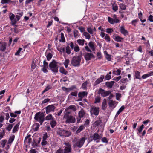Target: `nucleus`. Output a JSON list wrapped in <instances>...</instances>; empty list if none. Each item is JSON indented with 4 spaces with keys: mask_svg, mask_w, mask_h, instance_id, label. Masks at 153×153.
I'll list each match as a JSON object with an SVG mask.
<instances>
[{
    "mask_svg": "<svg viewBox=\"0 0 153 153\" xmlns=\"http://www.w3.org/2000/svg\"><path fill=\"white\" fill-rule=\"evenodd\" d=\"M57 63L56 60H53L50 63L49 65L50 70L54 74H56L58 72L59 66L57 65Z\"/></svg>",
    "mask_w": 153,
    "mask_h": 153,
    "instance_id": "f257e3e1",
    "label": "nucleus"
},
{
    "mask_svg": "<svg viewBox=\"0 0 153 153\" xmlns=\"http://www.w3.org/2000/svg\"><path fill=\"white\" fill-rule=\"evenodd\" d=\"M82 58L81 55L73 56L71 61V63L74 67H79L80 65L81 59Z\"/></svg>",
    "mask_w": 153,
    "mask_h": 153,
    "instance_id": "f03ea898",
    "label": "nucleus"
},
{
    "mask_svg": "<svg viewBox=\"0 0 153 153\" xmlns=\"http://www.w3.org/2000/svg\"><path fill=\"white\" fill-rule=\"evenodd\" d=\"M34 119L39 123L42 125L45 120V116L42 112H39L36 113L34 117Z\"/></svg>",
    "mask_w": 153,
    "mask_h": 153,
    "instance_id": "7ed1b4c3",
    "label": "nucleus"
},
{
    "mask_svg": "<svg viewBox=\"0 0 153 153\" xmlns=\"http://www.w3.org/2000/svg\"><path fill=\"white\" fill-rule=\"evenodd\" d=\"M32 137L33 138V140L32 143V146L34 148L36 147L39 143L41 138L36 135H33Z\"/></svg>",
    "mask_w": 153,
    "mask_h": 153,
    "instance_id": "20e7f679",
    "label": "nucleus"
},
{
    "mask_svg": "<svg viewBox=\"0 0 153 153\" xmlns=\"http://www.w3.org/2000/svg\"><path fill=\"white\" fill-rule=\"evenodd\" d=\"M111 93V91H106L101 88H100L98 91V94L103 97H105L108 96Z\"/></svg>",
    "mask_w": 153,
    "mask_h": 153,
    "instance_id": "39448f33",
    "label": "nucleus"
},
{
    "mask_svg": "<svg viewBox=\"0 0 153 153\" xmlns=\"http://www.w3.org/2000/svg\"><path fill=\"white\" fill-rule=\"evenodd\" d=\"M64 117L66 118V122L68 123H74L75 122L76 119L75 117L73 116L65 114Z\"/></svg>",
    "mask_w": 153,
    "mask_h": 153,
    "instance_id": "423d86ee",
    "label": "nucleus"
},
{
    "mask_svg": "<svg viewBox=\"0 0 153 153\" xmlns=\"http://www.w3.org/2000/svg\"><path fill=\"white\" fill-rule=\"evenodd\" d=\"M90 112L92 115L97 116L99 114V108L98 107H93L91 108Z\"/></svg>",
    "mask_w": 153,
    "mask_h": 153,
    "instance_id": "0eeeda50",
    "label": "nucleus"
},
{
    "mask_svg": "<svg viewBox=\"0 0 153 153\" xmlns=\"http://www.w3.org/2000/svg\"><path fill=\"white\" fill-rule=\"evenodd\" d=\"M7 43L4 41H0V51L2 52H5L7 49Z\"/></svg>",
    "mask_w": 153,
    "mask_h": 153,
    "instance_id": "6e6552de",
    "label": "nucleus"
},
{
    "mask_svg": "<svg viewBox=\"0 0 153 153\" xmlns=\"http://www.w3.org/2000/svg\"><path fill=\"white\" fill-rule=\"evenodd\" d=\"M100 137L99 134H91L90 137L88 138V140L90 141H91L93 140H97L96 142L97 143L99 142V139Z\"/></svg>",
    "mask_w": 153,
    "mask_h": 153,
    "instance_id": "1a4fd4ad",
    "label": "nucleus"
},
{
    "mask_svg": "<svg viewBox=\"0 0 153 153\" xmlns=\"http://www.w3.org/2000/svg\"><path fill=\"white\" fill-rule=\"evenodd\" d=\"M55 108V107L53 105H49L45 108L46 113L48 114L51 112H53L54 111Z\"/></svg>",
    "mask_w": 153,
    "mask_h": 153,
    "instance_id": "9d476101",
    "label": "nucleus"
},
{
    "mask_svg": "<svg viewBox=\"0 0 153 153\" xmlns=\"http://www.w3.org/2000/svg\"><path fill=\"white\" fill-rule=\"evenodd\" d=\"M108 22L111 24L114 23H117L120 22V20L117 18L113 19L110 17H108Z\"/></svg>",
    "mask_w": 153,
    "mask_h": 153,
    "instance_id": "9b49d317",
    "label": "nucleus"
},
{
    "mask_svg": "<svg viewBox=\"0 0 153 153\" xmlns=\"http://www.w3.org/2000/svg\"><path fill=\"white\" fill-rule=\"evenodd\" d=\"M84 56L86 61H89L91 59V58H94V56L92 53H84Z\"/></svg>",
    "mask_w": 153,
    "mask_h": 153,
    "instance_id": "f8f14e48",
    "label": "nucleus"
},
{
    "mask_svg": "<svg viewBox=\"0 0 153 153\" xmlns=\"http://www.w3.org/2000/svg\"><path fill=\"white\" fill-rule=\"evenodd\" d=\"M119 30L121 33L124 36H126L128 34V31L125 29L124 26H121Z\"/></svg>",
    "mask_w": 153,
    "mask_h": 153,
    "instance_id": "ddd939ff",
    "label": "nucleus"
},
{
    "mask_svg": "<svg viewBox=\"0 0 153 153\" xmlns=\"http://www.w3.org/2000/svg\"><path fill=\"white\" fill-rule=\"evenodd\" d=\"M85 140L84 137L81 138L77 141L76 146L79 148L81 147L84 143Z\"/></svg>",
    "mask_w": 153,
    "mask_h": 153,
    "instance_id": "4468645a",
    "label": "nucleus"
},
{
    "mask_svg": "<svg viewBox=\"0 0 153 153\" xmlns=\"http://www.w3.org/2000/svg\"><path fill=\"white\" fill-rule=\"evenodd\" d=\"M15 16L14 14H12L10 16V18L11 21V24L13 25H15L17 22V20L16 19H14Z\"/></svg>",
    "mask_w": 153,
    "mask_h": 153,
    "instance_id": "2eb2a0df",
    "label": "nucleus"
},
{
    "mask_svg": "<svg viewBox=\"0 0 153 153\" xmlns=\"http://www.w3.org/2000/svg\"><path fill=\"white\" fill-rule=\"evenodd\" d=\"M105 76L103 75H101L100 78L97 79L94 83V85H96L100 82H102L104 79Z\"/></svg>",
    "mask_w": 153,
    "mask_h": 153,
    "instance_id": "dca6fc26",
    "label": "nucleus"
},
{
    "mask_svg": "<svg viewBox=\"0 0 153 153\" xmlns=\"http://www.w3.org/2000/svg\"><path fill=\"white\" fill-rule=\"evenodd\" d=\"M31 137V135L29 134V135H27L25 137L24 140V143L25 144H26L27 142L29 144H30L32 140V138Z\"/></svg>",
    "mask_w": 153,
    "mask_h": 153,
    "instance_id": "f3484780",
    "label": "nucleus"
},
{
    "mask_svg": "<svg viewBox=\"0 0 153 153\" xmlns=\"http://www.w3.org/2000/svg\"><path fill=\"white\" fill-rule=\"evenodd\" d=\"M87 94L88 93L86 91H83L82 92H79L78 94V97L83 98L85 96H86Z\"/></svg>",
    "mask_w": 153,
    "mask_h": 153,
    "instance_id": "a211bd4d",
    "label": "nucleus"
},
{
    "mask_svg": "<svg viewBox=\"0 0 153 153\" xmlns=\"http://www.w3.org/2000/svg\"><path fill=\"white\" fill-rule=\"evenodd\" d=\"M85 114V111L82 109H81L78 113V116L79 117H83Z\"/></svg>",
    "mask_w": 153,
    "mask_h": 153,
    "instance_id": "6ab92c4d",
    "label": "nucleus"
},
{
    "mask_svg": "<svg viewBox=\"0 0 153 153\" xmlns=\"http://www.w3.org/2000/svg\"><path fill=\"white\" fill-rule=\"evenodd\" d=\"M115 83L114 81L107 82H105V85L108 88H111Z\"/></svg>",
    "mask_w": 153,
    "mask_h": 153,
    "instance_id": "aec40b11",
    "label": "nucleus"
},
{
    "mask_svg": "<svg viewBox=\"0 0 153 153\" xmlns=\"http://www.w3.org/2000/svg\"><path fill=\"white\" fill-rule=\"evenodd\" d=\"M114 39L117 42H121L123 41L124 40V38L120 36H115L114 38Z\"/></svg>",
    "mask_w": 153,
    "mask_h": 153,
    "instance_id": "412c9836",
    "label": "nucleus"
},
{
    "mask_svg": "<svg viewBox=\"0 0 153 153\" xmlns=\"http://www.w3.org/2000/svg\"><path fill=\"white\" fill-rule=\"evenodd\" d=\"M19 125L20 122H19L15 126L12 130L13 133H16L18 131Z\"/></svg>",
    "mask_w": 153,
    "mask_h": 153,
    "instance_id": "4be33fe9",
    "label": "nucleus"
},
{
    "mask_svg": "<svg viewBox=\"0 0 153 153\" xmlns=\"http://www.w3.org/2000/svg\"><path fill=\"white\" fill-rule=\"evenodd\" d=\"M134 77L136 79H138L140 80L141 79L140 72L138 71H135Z\"/></svg>",
    "mask_w": 153,
    "mask_h": 153,
    "instance_id": "5701e85b",
    "label": "nucleus"
},
{
    "mask_svg": "<svg viewBox=\"0 0 153 153\" xmlns=\"http://www.w3.org/2000/svg\"><path fill=\"white\" fill-rule=\"evenodd\" d=\"M102 109L105 110L107 108V100L105 99L103 100L102 104Z\"/></svg>",
    "mask_w": 153,
    "mask_h": 153,
    "instance_id": "b1692460",
    "label": "nucleus"
},
{
    "mask_svg": "<svg viewBox=\"0 0 153 153\" xmlns=\"http://www.w3.org/2000/svg\"><path fill=\"white\" fill-rule=\"evenodd\" d=\"M60 72L64 75H66L68 74V71L65 69L63 67H61L59 69Z\"/></svg>",
    "mask_w": 153,
    "mask_h": 153,
    "instance_id": "393cba45",
    "label": "nucleus"
},
{
    "mask_svg": "<svg viewBox=\"0 0 153 153\" xmlns=\"http://www.w3.org/2000/svg\"><path fill=\"white\" fill-rule=\"evenodd\" d=\"M125 109V107L124 106H122L118 110L116 114L115 115V118L117 117L119 114Z\"/></svg>",
    "mask_w": 153,
    "mask_h": 153,
    "instance_id": "a878e982",
    "label": "nucleus"
},
{
    "mask_svg": "<svg viewBox=\"0 0 153 153\" xmlns=\"http://www.w3.org/2000/svg\"><path fill=\"white\" fill-rule=\"evenodd\" d=\"M39 125L38 123L34 124L33 126V129L34 131H36L38 130L39 127Z\"/></svg>",
    "mask_w": 153,
    "mask_h": 153,
    "instance_id": "bb28decb",
    "label": "nucleus"
},
{
    "mask_svg": "<svg viewBox=\"0 0 153 153\" xmlns=\"http://www.w3.org/2000/svg\"><path fill=\"white\" fill-rule=\"evenodd\" d=\"M112 7L114 12H116L118 10V7L117 5L115 3L112 4Z\"/></svg>",
    "mask_w": 153,
    "mask_h": 153,
    "instance_id": "cd10ccee",
    "label": "nucleus"
},
{
    "mask_svg": "<svg viewBox=\"0 0 153 153\" xmlns=\"http://www.w3.org/2000/svg\"><path fill=\"white\" fill-rule=\"evenodd\" d=\"M102 121L101 120L99 119L97 120L94 123V126L95 127L100 125L102 123Z\"/></svg>",
    "mask_w": 153,
    "mask_h": 153,
    "instance_id": "c85d7f7f",
    "label": "nucleus"
},
{
    "mask_svg": "<svg viewBox=\"0 0 153 153\" xmlns=\"http://www.w3.org/2000/svg\"><path fill=\"white\" fill-rule=\"evenodd\" d=\"M54 119V117L51 114H49L47 115L45 117V120H52Z\"/></svg>",
    "mask_w": 153,
    "mask_h": 153,
    "instance_id": "c756f323",
    "label": "nucleus"
},
{
    "mask_svg": "<svg viewBox=\"0 0 153 153\" xmlns=\"http://www.w3.org/2000/svg\"><path fill=\"white\" fill-rule=\"evenodd\" d=\"M50 124L51 127L52 128H53L56 124V121L53 119L50 121Z\"/></svg>",
    "mask_w": 153,
    "mask_h": 153,
    "instance_id": "7c9ffc66",
    "label": "nucleus"
},
{
    "mask_svg": "<svg viewBox=\"0 0 153 153\" xmlns=\"http://www.w3.org/2000/svg\"><path fill=\"white\" fill-rule=\"evenodd\" d=\"M77 41L79 45L83 46L85 41L84 39H79L77 40Z\"/></svg>",
    "mask_w": 153,
    "mask_h": 153,
    "instance_id": "2f4dec72",
    "label": "nucleus"
},
{
    "mask_svg": "<svg viewBox=\"0 0 153 153\" xmlns=\"http://www.w3.org/2000/svg\"><path fill=\"white\" fill-rule=\"evenodd\" d=\"M52 88V86L51 85H49L47 86L44 89L42 92V94H44L45 92L48 91Z\"/></svg>",
    "mask_w": 153,
    "mask_h": 153,
    "instance_id": "473e14b6",
    "label": "nucleus"
},
{
    "mask_svg": "<svg viewBox=\"0 0 153 153\" xmlns=\"http://www.w3.org/2000/svg\"><path fill=\"white\" fill-rule=\"evenodd\" d=\"M85 128V127L84 125H82L79 126L76 131V133L78 134L80 133L81 131Z\"/></svg>",
    "mask_w": 153,
    "mask_h": 153,
    "instance_id": "72a5a7b5",
    "label": "nucleus"
},
{
    "mask_svg": "<svg viewBox=\"0 0 153 153\" xmlns=\"http://www.w3.org/2000/svg\"><path fill=\"white\" fill-rule=\"evenodd\" d=\"M68 109L72 110L74 111H75L76 110V108L75 105H71L68 108L66 109L65 110V111H66Z\"/></svg>",
    "mask_w": 153,
    "mask_h": 153,
    "instance_id": "f704fd0d",
    "label": "nucleus"
},
{
    "mask_svg": "<svg viewBox=\"0 0 153 153\" xmlns=\"http://www.w3.org/2000/svg\"><path fill=\"white\" fill-rule=\"evenodd\" d=\"M17 14L19 15H16V18L17 19V21L19 20L20 19L21 17L23 16V12H20L17 13Z\"/></svg>",
    "mask_w": 153,
    "mask_h": 153,
    "instance_id": "c9c22d12",
    "label": "nucleus"
},
{
    "mask_svg": "<svg viewBox=\"0 0 153 153\" xmlns=\"http://www.w3.org/2000/svg\"><path fill=\"white\" fill-rule=\"evenodd\" d=\"M71 147H65L64 149V153H69L71 152Z\"/></svg>",
    "mask_w": 153,
    "mask_h": 153,
    "instance_id": "e433bc0d",
    "label": "nucleus"
},
{
    "mask_svg": "<svg viewBox=\"0 0 153 153\" xmlns=\"http://www.w3.org/2000/svg\"><path fill=\"white\" fill-rule=\"evenodd\" d=\"M88 45L93 50H95L94 44L93 42H90L88 43Z\"/></svg>",
    "mask_w": 153,
    "mask_h": 153,
    "instance_id": "4c0bfd02",
    "label": "nucleus"
},
{
    "mask_svg": "<svg viewBox=\"0 0 153 153\" xmlns=\"http://www.w3.org/2000/svg\"><path fill=\"white\" fill-rule=\"evenodd\" d=\"M119 7L122 10H125L126 8V5L123 3H121L119 4Z\"/></svg>",
    "mask_w": 153,
    "mask_h": 153,
    "instance_id": "58836bf2",
    "label": "nucleus"
},
{
    "mask_svg": "<svg viewBox=\"0 0 153 153\" xmlns=\"http://www.w3.org/2000/svg\"><path fill=\"white\" fill-rule=\"evenodd\" d=\"M61 39L59 40L60 42H65V40L64 36V34L62 33H61Z\"/></svg>",
    "mask_w": 153,
    "mask_h": 153,
    "instance_id": "ea45409f",
    "label": "nucleus"
},
{
    "mask_svg": "<svg viewBox=\"0 0 153 153\" xmlns=\"http://www.w3.org/2000/svg\"><path fill=\"white\" fill-rule=\"evenodd\" d=\"M83 35L85 36L86 39H89L91 38V36L90 34L86 32H84Z\"/></svg>",
    "mask_w": 153,
    "mask_h": 153,
    "instance_id": "a19ab883",
    "label": "nucleus"
},
{
    "mask_svg": "<svg viewBox=\"0 0 153 153\" xmlns=\"http://www.w3.org/2000/svg\"><path fill=\"white\" fill-rule=\"evenodd\" d=\"M65 50V53H66L68 54L69 55L71 53V50L68 45L66 47Z\"/></svg>",
    "mask_w": 153,
    "mask_h": 153,
    "instance_id": "79ce46f5",
    "label": "nucleus"
},
{
    "mask_svg": "<svg viewBox=\"0 0 153 153\" xmlns=\"http://www.w3.org/2000/svg\"><path fill=\"white\" fill-rule=\"evenodd\" d=\"M88 83L87 81H85L83 83L82 85V88L84 90H86L87 89V86Z\"/></svg>",
    "mask_w": 153,
    "mask_h": 153,
    "instance_id": "37998d69",
    "label": "nucleus"
},
{
    "mask_svg": "<svg viewBox=\"0 0 153 153\" xmlns=\"http://www.w3.org/2000/svg\"><path fill=\"white\" fill-rule=\"evenodd\" d=\"M74 89H77V88L76 86L75 85H73L70 87L68 88V92L70 91L73 90Z\"/></svg>",
    "mask_w": 153,
    "mask_h": 153,
    "instance_id": "c03bdc74",
    "label": "nucleus"
},
{
    "mask_svg": "<svg viewBox=\"0 0 153 153\" xmlns=\"http://www.w3.org/2000/svg\"><path fill=\"white\" fill-rule=\"evenodd\" d=\"M14 137L15 136L14 135L12 136L11 137H10L8 140V144H10L14 140Z\"/></svg>",
    "mask_w": 153,
    "mask_h": 153,
    "instance_id": "a18cd8bd",
    "label": "nucleus"
},
{
    "mask_svg": "<svg viewBox=\"0 0 153 153\" xmlns=\"http://www.w3.org/2000/svg\"><path fill=\"white\" fill-rule=\"evenodd\" d=\"M70 62L69 59H66L64 63V65L66 68H67L68 66V64Z\"/></svg>",
    "mask_w": 153,
    "mask_h": 153,
    "instance_id": "49530a36",
    "label": "nucleus"
},
{
    "mask_svg": "<svg viewBox=\"0 0 153 153\" xmlns=\"http://www.w3.org/2000/svg\"><path fill=\"white\" fill-rule=\"evenodd\" d=\"M57 49L60 52H63L64 53H65V47H61L60 48H57Z\"/></svg>",
    "mask_w": 153,
    "mask_h": 153,
    "instance_id": "de8ad7c7",
    "label": "nucleus"
},
{
    "mask_svg": "<svg viewBox=\"0 0 153 153\" xmlns=\"http://www.w3.org/2000/svg\"><path fill=\"white\" fill-rule=\"evenodd\" d=\"M105 57L106 59L108 61H111V55L108 54L106 51L105 52Z\"/></svg>",
    "mask_w": 153,
    "mask_h": 153,
    "instance_id": "09e8293b",
    "label": "nucleus"
},
{
    "mask_svg": "<svg viewBox=\"0 0 153 153\" xmlns=\"http://www.w3.org/2000/svg\"><path fill=\"white\" fill-rule=\"evenodd\" d=\"M101 100V97L100 96H97L95 98L94 102L95 103H97L100 102Z\"/></svg>",
    "mask_w": 153,
    "mask_h": 153,
    "instance_id": "8fccbe9b",
    "label": "nucleus"
},
{
    "mask_svg": "<svg viewBox=\"0 0 153 153\" xmlns=\"http://www.w3.org/2000/svg\"><path fill=\"white\" fill-rule=\"evenodd\" d=\"M144 128V126L142 124L140 126L137 128V130L139 133H140Z\"/></svg>",
    "mask_w": 153,
    "mask_h": 153,
    "instance_id": "3c124183",
    "label": "nucleus"
},
{
    "mask_svg": "<svg viewBox=\"0 0 153 153\" xmlns=\"http://www.w3.org/2000/svg\"><path fill=\"white\" fill-rule=\"evenodd\" d=\"M10 1H11V0H1V2L2 4H10Z\"/></svg>",
    "mask_w": 153,
    "mask_h": 153,
    "instance_id": "603ef678",
    "label": "nucleus"
},
{
    "mask_svg": "<svg viewBox=\"0 0 153 153\" xmlns=\"http://www.w3.org/2000/svg\"><path fill=\"white\" fill-rule=\"evenodd\" d=\"M104 39L107 42H109L111 40L110 36L108 34H106Z\"/></svg>",
    "mask_w": 153,
    "mask_h": 153,
    "instance_id": "864d4df0",
    "label": "nucleus"
},
{
    "mask_svg": "<svg viewBox=\"0 0 153 153\" xmlns=\"http://www.w3.org/2000/svg\"><path fill=\"white\" fill-rule=\"evenodd\" d=\"M53 56L50 53H48L46 56L47 59L48 61H49Z\"/></svg>",
    "mask_w": 153,
    "mask_h": 153,
    "instance_id": "5fc2aeb1",
    "label": "nucleus"
},
{
    "mask_svg": "<svg viewBox=\"0 0 153 153\" xmlns=\"http://www.w3.org/2000/svg\"><path fill=\"white\" fill-rule=\"evenodd\" d=\"M121 76H115L113 79V80L116 81V82H118L121 79Z\"/></svg>",
    "mask_w": 153,
    "mask_h": 153,
    "instance_id": "6e6d98bb",
    "label": "nucleus"
},
{
    "mask_svg": "<svg viewBox=\"0 0 153 153\" xmlns=\"http://www.w3.org/2000/svg\"><path fill=\"white\" fill-rule=\"evenodd\" d=\"M74 49V51L76 52H77L80 50L79 47L77 45H75Z\"/></svg>",
    "mask_w": 153,
    "mask_h": 153,
    "instance_id": "4d7b16f0",
    "label": "nucleus"
},
{
    "mask_svg": "<svg viewBox=\"0 0 153 153\" xmlns=\"http://www.w3.org/2000/svg\"><path fill=\"white\" fill-rule=\"evenodd\" d=\"M6 142L7 140H4L1 141V144L2 147V148H4V147Z\"/></svg>",
    "mask_w": 153,
    "mask_h": 153,
    "instance_id": "13d9d810",
    "label": "nucleus"
},
{
    "mask_svg": "<svg viewBox=\"0 0 153 153\" xmlns=\"http://www.w3.org/2000/svg\"><path fill=\"white\" fill-rule=\"evenodd\" d=\"M115 101H114L112 100H111L109 103V105L110 107H113L115 104Z\"/></svg>",
    "mask_w": 153,
    "mask_h": 153,
    "instance_id": "bf43d9fd",
    "label": "nucleus"
},
{
    "mask_svg": "<svg viewBox=\"0 0 153 153\" xmlns=\"http://www.w3.org/2000/svg\"><path fill=\"white\" fill-rule=\"evenodd\" d=\"M87 31L91 34H92L94 33L93 30L91 27L88 28Z\"/></svg>",
    "mask_w": 153,
    "mask_h": 153,
    "instance_id": "052dcab7",
    "label": "nucleus"
},
{
    "mask_svg": "<svg viewBox=\"0 0 153 153\" xmlns=\"http://www.w3.org/2000/svg\"><path fill=\"white\" fill-rule=\"evenodd\" d=\"M114 31L112 28H108L106 29V32L108 33H111Z\"/></svg>",
    "mask_w": 153,
    "mask_h": 153,
    "instance_id": "680f3d73",
    "label": "nucleus"
},
{
    "mask_svg": "<svg viewBox=\"0 0 153 153\" xmlns=\"http://www.w3.org/2000/svg\"><path fill=\"white\" fill-rule=\"evenodd\" d=\"M43 63V67H44V68H48V63L46 62V60H44V61Z\"/></svg>",
    "mask_w": 153,
    "mask_h": 153,
    "instance_id": "e2e57ef3",
    "label": "nucleus"
},
{
    "mask_svg": "<svg viewBox=\"0 0 153 153\" xmlns=\"http://www.w3.org/2000/svg\"><path fill=\"white\" fill-rule=\"evenodd\" d=\"M105 77V79L107 80H109L111 78V76L109 74H107Z\"/></svg>",
    "mask_w": 153,
    "mask_h": 153,
    "instance_id": "0e129e2a",
    "label": "nucleus"
},
{
    "mask_svg": "<svg viewBox=\"0 0 153 153\" xmlns=\"http://www.w3.org/2000/svg\"><path fill=\"white\" fill-rule=\"evenodd\" d=\"M78 33H79V32L78 30H74V31L73 33H74V37L75 38H76L77 37V36H78Z\"/></svg>",
    "mask_w": 153,
    "mask_h": 153,
    "instance_id": "69168bd1",
    "label": "nucleus"
},
{
    "mask_svg": "<svg viewBox=\"0 0 153 153\" xmlns=\"http://www.w3.org/2000/svg\"><path fill=\"white\" fill-rule=\"evenodd\" d=\"M77 91H75L74 92H72L71 93L70 95L72 96L76 97L77 95Z\"/></svg>",
    "mask_w": 153,
    "mask_h": 153,
    "instance_id": "338daca9",
    "label": "nucleus"
},
{
    "mask_svg": "<svg viewBox=\"0 0 153 153\" xmlns=\"http://www.w3.org/2000/svg\"><path fill=\"white\" fill-rule=\"evenodd\" d=\"M13 124H9V125H8L7 128V129L9 131H10L13 127Z\"/></svg>",
    "mask_w": 153,
    "mask_h": 153,
    "instance_id": "774afa93",
    "label": "nucleus"
}]
</instances>
